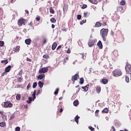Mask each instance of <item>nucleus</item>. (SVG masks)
Listing matches in <instances>:
<instances>
[{"mask_svg": "<svg viewBox=\"0 0 131 131\" xmlns=\"http://www.w3.org/2000/svg\"><path fill=\"white\" fill-rule=\"evenodd\" d=\"M125 71L127 74H131V65L129 63H127L125 66Z\"/></svg>", "mask_w": 131, "mask_h": 131, "instance_id": "obj_5", "label": "nucleus"}, {"mask_svg": "<svg viewBox=\"0 0 131 131\" xmlns=\"http://www.w3.org/2000/svg\"><path fill=\"white\" fill-rule=\"evenodd\" d=\"M86 23V19H85L80 21V25H83V24H84V23Z\"/></svg>", "mask_w": 131, "mask_h": 131, "instance_id": "obj_41", "label": "nucleus"}, {"mask_svg": "<svg viewBox=\"0 0 131 131\" xmlns=\"http://www.w3.org/2000/svg\"><path fill=\"white\" fill-rule=\"evenodd\" d=\"M68 11V5L64 4L63 8V13H67Z\"/></svg>", "mask_w": 131, "mask_h": 131, "instance_id": "obj_10", "label": "nucleus"}, {"mask_svg": "<svg viewBox=\"0 0 131 131\" xmlns=\"http://www.w3.org/2000/svg\"><path fill=\"white\" fill-rule=\"evenodd\" d=\"M95 116H96V117H98V116H99V110H97L95 111Z\"/></svg>", "mask_w": 131, "mask_h": 131, "instance_id": "obj_42", "label": "nucleus"}, {"mask_svg": "<svg viewBox=\"0 0 131 131\" xmlns=\"http://www.w3.org/2000/svg\"><path fill=\"white\" fill-rule=\"evenodd\" d=\"M4 45H5V42L0 40V47H4Z\"/></svg>", "mask_w": 131, "mask_h": 131, "instance_id": "obj_46", "label": "nucleus"}, {"mask_svg": "<svg viewBox=\"0 0 131 131\" xmlns=\"http://www.w3.org/2000/svg\"><path fill=\"white\" fill-rule=\"evenodd\" d=\"M112 74L115 77H119L122 75V71L119 69H116L113 71Z\"/></svg>", "mask_w": 131, "mask_h": 131, "instance_id": "obj_2", "label": "nucleus"}, {"mask_svg": "<svg viewBox=\"0 0 131 131\" xmlns=\"http://www.w3.org/2000/svg\"><path fill=\"white\" fill-rule=\"evenodd\" d=\"M121 6H124L125 5V0H121L120 2Z\"/></svg>", "mask_w": 131, "mask_h": 131, "instance_id": "obj_36", "label": "nucleus"}, {"mask_svg": "<svg viewBox=\"0 0 131 131\" xmlns=\"http://www.w3.org/2000/svg\"><path fill=\"white\" fill-rule=\"evenodd\" d=\"M4 108H12L13 107V104L10 101H6L4 102Z\"/></svg>", "mask_w": 131, "mask_h": 131, "instance_id": "obj_4", "label": "nucleus"}, {"mask_svg": "<svg viewBox=\"0 0 131 131\" xmlns=\"http://www.w3.org/2000/svg\"><path fill=\"white\" fill-rule=\"evenodd\" d=\"M57 46H58L57 43L54 42L52 46V50H53V51H54V50H55L56 48H57Z\"/></svg>", "mask_w": 131, "mask_h": 131, "instance_id": "obj_19", "label": "nucleus"}, {"mask_svg": "<svg viewBox=\"0 0 131 131\" xmlns=\"http://www.w3.org/2000/svg\"><path fill=\"white\" fill-rule=\"evenodd\" d=\"M95 40L90 38L89 42H88L89 47L91 48V47H93V46H95Z\"/></svg>", "mask_w": 131, "mask_h": 131, "instance_id": "obj_8", "label": "nucleus"}, {"mask_svg": "<svg viewBox=\"0 0 131 131\" xmlns=\"http://www.w3.org/2000/svg\"><path fill=\"white\" fill-rule=\"evenodd\" d=\"M74 106H78V100H75L74 102Z\"/></svg>", "mask_w": 131, "mask_h": 131, "instance_id": "obj_34", "label": "nucleus"}, {"mask_svg": "<svg viewBox=\"0 0 131 131\" xmlns=\"http://www.w3.org/2000/svg\"><path fill=\"white\" fill-rule=\"evenodd\" d=\"M89 128L90 129L91 131H95V128L92 126H89Z\"/></svg>", "mask_w": 131, "mask_h": 131, "instance_id": "obj_49", "label": "nucleus"}, {"mask_svg": "<svg viewBox=\"0 0 131 131\" xmlns=\"http://www.w3.org/2000/svg\"><path fill=\"white\" fill-rule=\"evenodd\" d=\"M43 45H45V43H47V39H45L42 42Z\"/></svg>", "mask_w": 131, "mask_h": 131, "instance_id": "obj_59", "label": "nucleus"}, {"mask_svg": "<svg viewBox=\"0 0 131 131\" xmlns=\"http://www.w3.org/2000/svg\"><path fill=\"white\" fill-rule=\"evenodd\" d=\"M16 100H18L21 99V95L20 94H17L16 96Z\"/></svg>", "mask_w": 131, "mask_h": 131, "instance_id": "obj_39", "label": "nucleus"}, {"mask_svg": "<svg viewBox=\"0 0 131 131\" xmlns=\"http://www.w3.org/2000/svg\"><path fill=\"white\" fill-rule=\"evenodd\" d=\"M29 25H30V28H32V27H33V22L32 21H30V23L29 24Z\"/></svg>", "mask_w": 131, "mask_h": 131, "instance_id": "obj_54", "label": "nucleus"}, {"mask_svg": "<svg viewBox=\"0 0 131 131\" xmlns=\"http://www.w3.org/2000/svg\"><path fill=\"white\" fill-rule=\"evenodd\" d=\"M111 131H116V129H115L114 126H113L111 127Z\"/></svg>", "mask_w": 131, "mask_h": 131, "instance_id": "obj_53", "label": "nucleus"}, {"mask_svg": "<svg viewBox=\"0 0 131 131\" xmlns=\"http://www.w3.org/2000/svg\"><path fill=\"white\" fill-rule=\"evenodd\" d=\"M35 95H36V90H34V92H33V93L32 94L33 101H34V99H36Z\"/></svg>", "mask_w": 131, "mask_h": 131, "instance_id": "obj_25", "label": "nucleus"}, {"mask_svg": "<svg viewBox=\"0 0 131 131\" xmlns=\"http://www.w3.org/2000/svg\"><path fill=\"white\" fill-rule=\"evenodd\" d=\"M15 118V115L12 114L10 118V120H12V119H14Z\"/></svg>", "mask_w": 131, "mask_h": 131, "instance_id": "obj_47", "label": "nucleus"}, {"mask_svg": "<svg viewBox=\"0 0 131 131\" xmlns=\"http://www.w3.org/2000/svg\"><path fill=\"white\" fill-rule=\"evenodd\" d=\"M77 18L78 20H80V19H81V15L80 14H78L77 16Z\"/></svg>", "mask_w": 131, "mask_h": 131, "instance_id": "obj_50", "label": "nucleus"}, {"mask_svg": "<svg viewBox=\"0 0 131 131\" xmlns=\"http://www.w3.org/2000/svg\"><path fill=\"white\" fill-rule=\"evenodd\" d=\"M50 21L52 23H56V22H57V20L54 17L51 18Z\"/></svg>", "mask_w": 131, "mask_h": 131, "instance_id": "obj_30", "label": "nucleus"}, {"mask_svg": "<svg viewBox=\"0 0 131 131\" xmlns=\"http://www.w3.org/2000/svg\"><path fill=\"white\" fill-rule=\"evenodd\" d=\"M25 43L26 45H30L31 43V39H27L25 40Z\"/></svg>", "mask_w": 131, "mask_h": 131, "instance_id": "obj_20", "label": "nucleus"}, {"mask_svg": "<svg viewBox=\"0 0 131 131\" xmlns=\"http://www.w3.org/2000/svg\"><path fill=\"white\" fill-rule=\"evenodd\" d=\"M88 8V5L83 4L82 7V9H86Z\"/></svg>", "mask_w": 131, "mask_h": 131, "instance_id": "obj_48", "label": "nucleus"}, {"mask_svg": "<svg viewBox=\"0 0 131 131\" xmlns=\"http://www.w3.org/2000/svg\"><path fill=\"white\" fill-rule=\"evenodd\" d=\"M31 88V85L30 84V83H29L28 86H27V89L29 90Z\"/></svg>", "mask_w": 131, "mask_h": 131, "instance_id": "obj_51", "label": "nucleus"}, {"mask_svg": "<svg viewBox=\"0 0 131 131\" xmlns=\"http://www.w3.org/2000/svg\"><path fill=\"white\" fill-rule=\"evenodd\" d=\"M22 71H23V70H21L19 72V73H18V75H22Z\"/></svg>", "mask_w": 131, "mask_h": 131, "instance_id": "obj_60", "label": "nucleus"}, {"mask_svg": "<svg viewBox=\"0 0 131 131\" xmlns=\"http://www.w3.org/2000/svg\"><path fill=\"white\" fill-rule=\"evenodd\" d=\"M11 68H12V66H8L5 68V71L6 73L10 72V71H11Z\"/></svg>", "mask_w": 131, "mask_h": 131, "instance_id": "obj_13", "label": "nucleus"}, {"mask_svg": "<svg viewBox=\"0 0 131 131\" xmlns=\"http://www.w3.org/2000/svg\"><path fill=\"white\" fill-rule=\"evenodd\" d=\"M79 78V75L78 74H75L74 76H72V80L73 82V83L75 82L76 80H77Z\"/></svg>", "mask_w": 131, "mask_h": 131, "instance_id": "obj_7", "label": "nucleus"}, {"mask_svg": "<svg viewBox=\"0 0 131 131\" xmlns=\"http://www.w3.org/2000/svg\"><path fill=\"white\" fill-rule=\"evenodd\" d=\"M90 15H91V13L88 11H85L83 13V16L84 18H88V17H90Z\"/></svg>", "mask_w": 131, "mask_h": 131, "instance_id": "obj_12", "label": "nucleus"}, {"mask_svg": "<svg viewBox=\"0 0 131 131\" xmlns=\"http://www.w3.org/2000/svg\"><path fill=\"white\" fill-rule=\"evenodd\" d=\"M83 82H84V80L83 77L80 78L79 83L80 84H83Z\"/></svg>", "mask_w": 131, "mask_h": 131, "instance_id": "obj_28", "label": "nucleus"}, {"mask_svg": "<svg viewBox=\"0 0 131 131\" xmlns=\"http://www.w3.org/2000/svg\"><path fill=\"white\" fill-rule=\"evenodd\" d=\"M22 80H23V78H22L21 77H19V78H17L18 82H21Z\"/></svg>", "mask_w": 131, "mask_h": 131, "instance_id": "obj_44", "label": "nucleus"}, {"mask_svg": "<svg viewBox=\"0 0 131 131\" xmlns=\"http://www.w3.org/2000/svg\"><path fill=\"white\" fill-rule=\"evenodd\" d=\"M6 74H7L6 72H4V73H3L2 74V76H5V75H6Z\"/></svg>", "mask_w": 131, "mask_h": 131, "instance_id": "obj_61", "label": "nucleus"}, {"mask_svg": "<svg viewBox=\"0 0 131 131\" xmlns=\"http://www.w3.org/2000/svg\"><path fill=\"white\" fill-rule=\"evenodd\" d=\"M15 131H20V127H16L15 128Z\"/></svg>", "mask_w": 131, "mask_h": 131, "instance_id": "obj_56", "label": "nucleus"}, {"mask_svg": "<svg viewBox=\"0 0 131 131\" xmlns=\"http://www.w3.org/2000/svg\"><path fill=\"white\" fill-rule=\"evenodd\" d=\"M59 92V89H56L54 93V95H58V93Z\"/></svg>", "mask_w": 131, "mask_h": 131, "instance_id": "obj_45", "label": "nucleus"}, {"mask_svg": "<svg viewBox=\"0 0 131 131\" xmlns=\"http://www.w3.org/2000/svg\"><path fill=\"white\" fill-rule=\"evenodd\" d=\"M13 51L15 52V53L19 52V51H20V47L19 46H16L15 48H13Z\"/></svg>", "mask_w": 131, "mask_h": 131, "instance_id": "obj_16", "label": "nucleus"}, {"mask_svg": "<svg viewBox=\"0 0 131 131\" xmlns=\"http://www.w3.org/2000/svg\"><path fill=\"white\" fill-rule=\"evenodd\" d=\"M4 17V15L2 14L0 15V20H3V17Z\"/></svg>", "mask_w": 131, "mask_h": 131, "instance_id": "obj_63", "label": "nucleus"}, {"mask_svg": "<svg viewBox=\"0 0 131 131\" xmlns=\"http://www.w3.org/2000/svg\"><path fill=\"white\" fill-rule=\"evenodd\" d=\"M113 55L115 57H118V51L115 50H114L113 52Z\"/></svg>", "mask_w": 131, "mask_h": 131, "instance_id": "obj_17", "label": "nucleus"}, {"mask_svg": "<svg viewBox=\"0 0 131 131\" xmlns=\"http://www.w3.org/2000/svg\"><path fill=\"white\" fill-rule=\"evenodd\" d=\"M36 86H37V83L36 82H34L33 84V88L35 89V88H36Z\"/></svg>", "mask_w": 131, "mask_h": 131, "instance_id": "obj_43", "label": "nucleus"}, {"mask_svg": "<svg viewBox=\"0 0 131 131\" xmlns=\"http://www.w3.org/2000/svg\"><path fill=\"white\" fill-rule=\"evenodd\" d=\"M68 60H69V57H66V58L63 59V65H65V64H66V62H67V61H68Z\"/></svg>", "mask_w": 131, "mask_h": 131, "instance_id": "obj_27", "label": "nucleus"}, {"mask_svg": "<svg viewBox=\"0 0 131 131\" xmlns=\"http://www.w3.org/2000/svg\"><path fill=\"white\" fill-rule=\"evenodd\" d=\"M108 32L109 30L108 29L103 28L100 30V35L104 41H106V38L107 37V35H108Z\"/></svg>", "mask_w": 131, "mask_h": 131, "instance_id": "obj_1", "label": "nucleus"}, {"mask_svg": "<svg viewBox=\"0 0 131 131\" xmlns=\"http://www.w3.org/2000/svg\"><path fill=\"white\" fill-rule=\"evenodd\" d=\"M0 126H1V127H5V126H6V123L5 122L0 123Z\"/></svg>", "mask_w": 131, "mask_h": 131, "instance_id": "obj_40", "label": "nucleus"}, {"mask_svg": "<svg viewBox=\"0 0 131 131\" xmlns=\"http://www.w3.org/2000/svg\"><path fill=\"white\" fill-rule=\"evenodd\" d=\"M36 20L37 22H38V21L40 20V17H39V16H37L36 18Z\"/></svg>", "mask_w": 131, "mask_h": 131, "instance_id": "obj_52", "label": "nucleus"}, {"mask_svg": "<svg viewBox=\"0 0 131 131\" xmlns=\"http://www.w3.org/2000/svg\"><path fill=\"white\" fill-rule=\"evenodd\" d=\"M49 10H50V13L51 14H55V11L54 10V9H53V8L50 7V8H49Z\"/></svg>", "mask_w": 131, "mask_h": 131, "instance_id": "obj_29", "label": "nucleus"}, {"mask_svg": "<svg viewBox=\"0 0 131 131\" xmlns=\"http://www.w3.org/2000/svg\"><path fill=\"white\" fill-rule=\"evenodd\" d=\"M97 46L98 47H99V49H103V44L102 43V41H99L97 43Z\"/></svg>", "mask_w": 131, "mask_h": 131, "instance_id": "obj_15", "label": "nucleus"}, {"mask_svg": "<svg viewBox=\"0 0 131 131\" xmlns=\"http://www.w3.org/2000/svg\"><path fill=\"white\" fill-rule=\"evenodd\" d=\"M82 89H83V90H84V91L85 92H88V91H89V87L87 86H82Z\"/></svg>", "mask_w": 131, "mask_h": 131, "instance_id": "obj_35", "label": "nucleus"}, {"mask_svg": "<svg viewBox=\"0 0 131 131\" xmlns=\"http://www.w3.org/2000/svg\"><path fill=\"white\" fill-rule=\"evenodd\" d=\"M102 26V23H100L99 21H97L95 24V27L99 28Z\"/></svg>", "mask_w": 131, "mask_h": 131, "instance_id": "obj_18", "label": "nucleus"}, {"mask_svg": "<svg viewBox=\"0 0 131 131\" xmlns=\"http://www.w3.org/2000/svg\"><path fill=\"white\" fill-rule=\"evenodd\" d=\"M27 61H28L29 62H32V60L31 59H30L29 58H27Z\"/></svg>", "mask_w": 131, "mask_h": 131, "instance_id": "obj_58", "label": "nucleus"}, {"mask_svg": "<svg viewBox=\"0 0 131 131\" xmlns=\"http://www.w3.org/2000/svg\"><path fill=\"white\" fill-rule=\"evenodd\" d=\"M90 3L93 4L94 5H97L98 4V1L97 0H88Z\"/></svg>", "mask_w": 131, "mask_h": 131, "instance_id": "obj_21", "label": "nucleus"}, {"mask_svg": "<svg viewBox=\"0 0 131 131\" xmlns=\"http://www.w3.org/2000/svg\"><path fill=\"white\" fill-rule=\"evenodd\" d=\"M79 118H80V117H79V116H78V115H77L75 117V121H76V122L77 123H78V119H79Z\"/></svg>", "mask_w": 131, "mask_h": 131, "instance_id": "obj_33", "label": "nucleus"}, {"mask_svg": "<svg viewBox=\"0 0 131 131\" xmlns=\"http://www.w3.org/2000/svg\"><path fill=\"white\" fill-rule=\"evenodd\" d=\"M100 82L102 84H107L108 83V79L103 78L100 80Z\"/></svg>", "mask_w": 131, "mask_h": 131, "instance_id": "obj_9", "label": "nucleus"}, {"mask_svg": "<svg viewBox=\"0 0 131 131\" xmlns=\"http://www.w3.org/2000/svg\"><path fill=\"white\" fill-rule=\"evenodd\" d=\"M108 112H109V110L107 107L102 111V113H108Z\"/></svg>", "mask_w": 131, "mask_h": 131, "instance_id": "obj_24", "label": "nucleus"}, {"mask_svg": "<svg viewBox=\"0 0 131 131\" xmlns=\"http://www.w3.org/2000/svg\"><path fill=\"white\" fill-rule=\"evenodd\" d=\"M38 85L39 86V88L41 89L43 86V83L40 81H38Z\"/></svg>", "mask_w": 131, "mask_h": 131, "instance_id": "obj_22", "label": "nucleus"}, {"mask_svg": "<svg viewBox=\"0 0 131 131\" xmlns=\"http://www.w3.org/2000/svg\"><path fill=\"white\" fill-rule=\"evenodd\" d=\"M49 70V69L48 68V67L47 68H42L39 69V73H46V72H48Z\"/></svg>", "mask_w": 131, "mask_h": 131, "instance_id": "obj_6", "label": "nucleus"}, {"mask_svg": "<svg viewBox=\"0 0 131 131\" xmlns=\"http://www.w3.org/2000/svg\"><path fill=\"white\" fill-rule=\"evenodd\" d=\"M61 48H62V46H59L57 48V49H56V50H59V49H61Z\"/></svg>", "mask_w": 131, "mask_h": 131, "instance_id": "obj_62", "label": "nucleus"}, {"mask_svg": "<svg viewBox=\"0 0 131 131\" xmlns=\"http://www.w3.org/2000/svg\"><path fill=\"white\" fill-rule=\"evenodd\" d=\"M27 24V20L24 18H20L17 20V25L19 26V27H21L22 25H26Z\"/></svg>", "mask_w": 131, "mask_h": 131, "instance_id": "obj_3", "label": "nucleus"}, {"mask_svg": "<svg viewBox=\"0 0 131 131\" xmlns=\"http://www.w3.org/2000/svg\"><path fill=\"white\" fill-rule=\"evenodd\" d=\"M102 26H107V20L103 19L102 20Z\"/></svg>", "mask_w": 131, "mask_h": 131, "instance_id": "obj_26", "label": "nucleus"}, {"mask_svg": "<svg viewBox=\"0 0 131 131\" xmlns=\"http://www.w3.org/2000/svg\"><path fill=\"white\" fill-rule=\"evenodd\" d=\"M125 81L126 82H127V83H128V82H129V78L128 77V76H125Z\"/></svg>", "mask_w": 131, "mask_h": 131, "instance_id": "obj_37", "label": "nucleus"}, {"mask_svg": "<svg viewBox=\"0 0 131 131\" xmlns=\"http://www.w3.org/2000/svg\"><path fill=\"white\" fill-rule=\"evenodd\" d=\"M67 54H70L71 53V51H70V49L68 48V50L66 52Z\"/></svg>", "mask_w": 131, "mask_h": 131, "instance_id": "obj_55", "label": "nucleus"}, {"mask_svg": "<svg viewBox=\"0 0 131 131\" xmlns=\"http://www.w3.org/2000/svg\"><path fill=\"white\" fill-rule=\"evenodd\" d=\"M45 76H46V75H45V74H40L37 77V79L38 80H41V79H43V78H45Z\"/></svg>", "mask_w": 131, "mask_h": 131, "instance_id": "obj_11", "label": "nucleus"}, {"mask_svg": "<svg viewBox=\"0 0 131 131\" xmlns=\"http://www.w3.org/2000/svg\"><path fill=\"white\" fill-rule=\"evenodd\" d=\"M1 63H5V64H8L9 63V61L8 59L4 60L1 61Z\"/></svg>", "mask_w": 131, "mask_h": 131, "instance_id": "obj_38", "label": "nucleus"}, {"mask_svg": "<svg viewBox=\"0 0 131 131\" xmlns=\"http://www.w3.org/2000/svg\"><path fill=\"white\" fill-rule=\"evenodd\" d=\"M117 10V12H120L121 13H122V12H123V8L122 6L118 7Z\"/></svg>", "mask_w": 131, "mask_h": 131, "instance_id": "obj_14", "label": "nucleus"}, {"mask_svg": "<svg viewBox=\"0 0 131 131\" xmlns=\"http://www.w3.org/2000/svg\"><path fill=\"white\" fill-rule=\"evenodd\" d=\"M96 92L97 94H100V93H101V87H99V86L97 87Z\"/></svg>", "mask_w": 131, "mask_h": 131, "instance_id": "obj_31", "label": "nucleus"}, {"mask_svg": "<svg viewBox=\"0 0 131 131\" xmlns=\"http://www.w3.org/2000/svg\"><path fill=\"white\" fill-rule=\"evenodd\" d=\"M28 99H29V100L27 101V103H28V104H30V103L32 102V98L29 97Z\"/></svg>", "mask_w": 131, "mask_h": 131, "instance_id": "obj_32", "label": "nucleus"}, {"mask_svg": "<svg viewBox=\"0 0 131 131\" xmlns=\"http://www.w3.org/2000/svg\"><path fill=\"white\" fill-rule=\"evenodd\" d=\"M0 114H1V115H4V112L0 111Z\"/></svg>", "mask_w": 131, "mask_h": 131, "instance_id": "obj_64", "label": "nucleus"}, {"mask_svg": "<svg viewBox=\"0 0 131 131\" xmlns=\"http://www.w3.org/2000/svg\"><path fill=\"white\" fill-rule=\"evenodd\" d=\"M40 94V90H38L36 93V96H38V94Z\"/></svg>", "mask_w": 131, "mask_h": 131, "instance_id": "obj_57", "label": "nucleus"}, {"mask_svg": "<svg viewBox=\"0 0 131 131\" xmlns=\"http://www.w3.org/2000/svg\"><path fill=\"white\" fill-rule=\"evenodd\" d=\"M42 57L44 58V59H46V60H48V59H50V55H49V54H44Z\"/></svg>", "mask_w": 131, "mask_h": 131, "instance_id": "obj_23", "label": "nucleus"}]
</instances>
